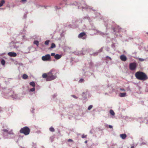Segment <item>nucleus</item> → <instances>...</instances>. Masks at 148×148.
<instances>
[{
  "mask_svg": "<svg viewBox=\"0 0 148 148\" xmlns=\"http://www.w3.org/2000/svg\"><path fill=\"white\" fill-rule=\"evenodd\" d=\"M79 1H80L81 3H78L77 2H75L73 4L77 6L78 9H81V8L82 9H92V8L89 6L85 4L84 1L82 0H79Z\"/></svg>",
  "mask_w": 148,
  "mask_h": 148,
  "instance_id": "f257e3e1",
  "label": "nucleus"
},
{
  "mask_svg": "<svg viewBox=\"0 0 148 148\" xmlns=\"http://www.w3.org/2000/svg\"><path fill=\"white\" fill-rule=\"evenodd\" d=\"M135 76L137 79L145 81L148 79L147 75L144 72L140 71L136 72Z\"/></svg>",
  "mask_w": 148,
  "mask_h": 148,
  "instance_id": "f03ea898",
  "label": "nucleus"
},
{
  "mask_svg": "<svg viewBox=\"0 0 148 148\" xmlns=\"http://www.w3.org/2000/svg\"><path fill=\"white\" fill-rule=\"evenodd\" d=\"M5 94L8 97H11L13 99H16L17 98V95L14 94V92L11 89H8L4 90Z\"/></svg>",
  "mask_w": 148,
  "mask_h": 148,
  "instance_id": "7ed1b4c3",
  "label": "nucleus"
},
{
  "mask_svg": "<svg viewBox=\"0 0 148 148\" xmlns=\"http://www.w3.org/2000/svg\"><path fill=\"white\" fill-rule=\"evenodd\" d=\"M2 131L4 132L3 133V135L4 136H7L6 134H7L11 135V136H10L7 135V137L6 138L10 139L13 138L15 137V136L12 130H11L9 132L7 130L3 129L2 130Z\"/></svg>",
  "mask_w": 148,
  "mask_h": 148,
  "instance_id": "20e7f679",
  "label": "nucleus"
},
{
  "mask_svg": "<svg viewBox=\"0 0 148 148\" xmlns=\"http://www.w3.org/2000/svg\"><path fill=\"white\" fill-rule=\"evenodd\" d=\"M29 128L27 126H25L21 129L20 131V133L24 134L25 135H28L30 133Z\"/></svg>",
  "mask_w": 148,
  "mask_h": 148,
  "instance_id": "39448f33",
  "label": "nucleus"
},
{
  "mask_svg": "<svg viewBox=\"0 0 148 148\" xmlns=\"http://www.w3.org/2000/svg\"><path fill=\"white\" fill-rule=\"evenodd\" d=\"M52 70H51L48 73V77L46 79L47 81H50L55 79L56 78V75H54L52 73Z\"/></svg>",
  "mask_w": 148,
  "mask_h": 148,
  "instance_id": "423d86ee",
  "label": "nucleus"
},
{
  "mask_svg": "<svg viewBox=\"0 0 148 148\" xmlns=\"http://www.w3.org/2000/svg\"><path fill=\"white\" fill-rule=\"evenodd\" d=\"M137 64L135 62L130 63L129 65L130 69L131 71H134L136 70Z\"/></svg>",
  "mask_w": 148,
  "mask_h": 148,
  "instance_id": "0eeeda50",
  "label": "nucleus"
},
{
  "mask_svg": "<svg viewBox=\"0 0 148 148\" xmlns=\"http://www.w3.org/2000/svg\"><path fill=\"white\" fill-rule=\"evenodd\" d=\"M51 59V56L49 54L46 55L42 57V59L44 61H49Z\"/></svg>",
  "mask_w": 148,
  "mask_h": 148,
  "instance_id": "6e6552de",
  "label": "nucleus"
},
{
  "mask_svg": "<svg viewBox=\"0 0 148 148\" xmlns=\"http://www.w3.org/2000/svg\"><path fill=\"white\" fill-rule=\"evenodd\" d=\"M112 29L114 32H120L121 31L123 32V31L124 30L123 29H121L118 26H115V28H112Z\"/></svg>",
  "mask_w": 148,
  "mask_h": 148,
  "instance_id": "1a4fd4ad",
  "label": "nucleus"
},
{
  "mask_svg": "<svg viewBox=\"0 0 148 148\" xmlns=\"http://www.w3.org/2000/svg\"><path fill=\"white\" fill-rule=\"evenodd\" d=\"M78 37L81 38L83 39H85L86 38V35L84 32H82L80 33L78 35Z\"/></svg>",
  "mask_w": 148,
  "mask_h": 148,
  "instance_id": "9d476101",
  "label": "nucleus"
},
{
  "mask_svg": "<svg viewBox=\"0 0 148 148\" xmlns=\"http://www.w3.org/2000/svg\"><path fill=\"white\" fill-rule=\"evenodd\" d=\"M10 47L11 49H17L19 47L18 46L14 43L13 42H11L10 43Z\"/></svg>",
  "mask_w": 148,
  "mask_h": 148,
  "instance_id": "9b49d317",
  "label": "nucleus"
},
{
  "mask_svg": "<svg viewBox=\"0 0 148 148\" xmlns=\"http://www.w3.org/2000/svg\"><path fill=\"white\" fill-rule=\"evenodd\" d=\"M97 32L98 33V34L101 35L103 36V37H106L108 36V33H104L103 32H101V31L96 30Z\"/></svg>",
  "mask_w": 148,
  "mask_h": 148,
  "instance_id": "f8f14e48",
  "label": "nucleus"
},
{
  "mask_svg": "<svg viewBox=\"0 0 148 148\" xmlns=\"http://www.w3.org/2000/svg\"><path fill=\"white\" fill-rule=\"evenodd\" d=\"M54 8H55V10L56 11V13L58 15H60V11L59 10H58L60 9H61V7H58L57 5H56L54 7Z\"/></svg>",
  "mask_w": 148,
  "mask_h": 148,
  "instance_id": "ddd939ff",
  "label": "nucleus"
},
{
  "mask_svg": "<svg viewBox=\"0 0 148 148\" xmlns=\"http://www.w3.org/2000/svg\"><path fill=\"white\" fill-rule=\"evenodd\" d=\"M89 94L88 91L87 90L86 92H83L82 93V96L84 99H86L87 98L86 95H89Z\"/></svg>",
  "mask_w": 148,
  "mask_h": 148,
  "instance_id": "4468645a",
  "label": "nucleus"
},
{
  "mask_svg": "<svg viewBox=\"0 0 148 148\" xmlns=\"http://www.w3.org/2000/svg\"><path fill=\"white\" fill-rule=\"evenodd\" d=\"M8 55L10 56L15 57L16 56L17 54L14 52H10L8 53Z\"/></svg>",
  "mask_w": 148,
  "mask_h": 148,
  "instance_id": "2eb2a0df",
  "label": "nucleus"
},
{
  "mask_svg": "<svg viewBox=\"0 0 148 148\" xmlns=\"http://www.w3.org/2000/svg\"><path fill=\"white\" fill-rule=\"evenodd\" d=\"M89 49H87L84 50L83 49L82 51H79L78 53V55H80L81 54L84 55L86 53L85 51H89Z\"/></svg>",
  "mask_w": 148,
  "mask_h": 148,
  "instance_id": "dca6fc26",
  "label": "nucleus"
},
{
  "mask_svg": "<svg viewBox=\"0 0 148 148\" xmlns=\"http://www.w3.org/2000/svg\"><path fill=\"white\" fill-rule=\"evenodd\" d=\"M120 59L123 61H125L127 60V58L126 56L124 55H122L120 56Z\"/></svg>",
  "mask_w": 148,
  "mask_h": 148,
  "instance_id": "f3484780",
  "label": "nucleus"
},
{
  "mask_svg": "<svg viewBox=\"0 0 148 148\" xmlns=\"http://www.w3.org/2000/svg\"><path fill=\"white\" fill-rule=\"evenodd\" d=\"M103 47L101 48L98 51V52L94 53L92 54H90V55H92L93 56H95L98 54L100 52L102 51Z\"/></svg>",
  "mask_w": 148,
  "mask_h": 148,
  "instance_id": "a211bd4d",
  "label": "nucleus"
},
{
  "mask_svg": "<svg viewBox=\"0 0 148 148\" xmlns=\"http://www.w3.org/2000/svg\"><path fill=\"white\" fill-rule=\"evenodd\" d=\"M126 92L120 93L119 94V96L121 97H124L126 96Z\"/></svg>",
  "mask_w": 148,
  "mask_h": 148,
  "instance_id": "6ab92c4d",
  "label": "nucleus"
},
{
  "mask_svg": "<svg viewBox=\"0 0 148 148\" xmlns=\"http://www.w3.org/2000/svg\"><path fill=\"white\" fill-rule=\"evenodd\" d=\"M61 56H62L61 55L57 54L55 56V58L57 60H58L60 59Z\"/></svg>",
  "mask_w": 148,
  "mask_h": 148,
  "instance_id": "aec40b11",
  "label": "nucleus"
},
{
  "mask_svg": "<svg viewBox=\"0 0 148 148\" xmlns=\"http://www.w3.org/2000/svg\"><path fill=\"white\" fill-rule=\"evenodd\" d=\"M120 136L122 139H124L126 137L127 135L126 134H121L120 135Z\"/></svg>",
  "mask_w": 148,
  "mask_h": 148,
  "instance_id": "412c9836",
  "label": "nucleus"
},
{
  "mask_svg": "<svg viewBox=\"0 0 148 148\" xmlns=\"http://www.w3.org/2000/svg\"><path fill=\"white\" fill-rule=\"evenodd\" d=\"M48 77V73L47 74L45 73L42 74V77L44 78H47Z\"/></svg>",
  "mask_w": 148,
  "mask_h": 148,
  "instance_id": "4be33fe9",
  "label": "nucleus"
},
{
  "mask_svg": "<svg viewBox=\"0 0 148 148\" xmlns=\"http://www.w3.org/2000/svg\"><path fill=\"white\" fill-rule=\"evenodd\" d=\"M31 47H28L27 48L28 51L27 52H23V53H30V51L31 49Z\"/></svg>",
  "mask_w": 148,
  "mask_h": 148,
  "instance_id": "5701e85b",
  "label": "nucleus"
},
{
  "mask_svg": "<svg viewBox=\"0 0 148 148\" xmlns=\"http://www.w3.org/2000/svg\"><path fill=\"white\" fill-rule=\"evenodd\" d=\"M29 84L31 86H32L33 87H35V82H30L29 83Z\"/></svg>",
  "mask_w": 148,
  "mask_h": 148,
  "instance_id": "b1692460",
  "label": "nucleus"
},
{
  "mask_svg": "<svg viewBox=\"0 0 148 148\" xmlns=\"http://www.w3.org/2000/svg\"><path fill=\"white\" fill-rule=\"evenodd\" d=\"M28 76L26 74H23L22 76V78L23 79H25L28 78Z\"/></svg>",
  "mask_w": 148,
  "mask_h": 148,
  "instance_id": "393cba45",
  "label": "nucleus"
},
{
  "mask_svg": "<svg viewBox=\"0 0 148 148\" xmlns=\"http://www.w3.org/2000/svg\"><path fill=\"white\" fill-rule=\"evenodd\" d=\"M110 114L112 116H114L115 115V113L113 110H110Z\"/></svg>",
  "mask_w": 148,
  "mask_h": 148,
  "instance_id": "a878e982",
  "label": "nucleus"
},
{
  "mask_svg": "<svg viewBox=\"0 0 148 148\" xmlns=\"http://www.w3.org/2000/svg\"><path fill=\"white\" fill-rule=\"evenodd\" d=\"M148 145V144H147V141H145L144 142H142L141 143H140V146H141L142 145Z\"/></svg>",
  "mask_w": 148,
  "mask_h": 148,
  "instance_id": "bb28decb",
  "label": "nucleus"
},
{
  "mask_svg": "<svg viewBox=\"0 0 148 148\" xmlns=\"http://www.w3.org/2000/svg\"><path fill=\"white\" fill-rule=\"evenodd\" d=\"M34 43L37 46H38L39 45V42L38 40H35L34 42Z\"/></svg>",
  "mask_w": 148,
  "mask_h": 148,
  "instance_id": "cd10ccee",
  "label": "nucleus"
},
{
  "mask_svg": "<svg viewBox=\"0 0 148 148\" xmlns=\"http://www.w3.org/2000/svg\"><path fill=\"white\" fill-rule=\"evenodd\" d=\"M35 87H33V88H30L29 90V92H33L35 91Z\"/></svg>",
  "mask_w": 148,
  "mask_h": 148,
  "instance_id": "c85d7f7f",
  "label": "nucleus"
},
{
  "mask_svg": "<svg viewBox=\"0 0 148 148\" xmlns=\"http://www.w3.org/2000/svg\"><path fill=\"white\" fill-rule=\"evenodd\" d=\"M5 3V1L4 0H2L0 3V7H1Z\"/></svg>",
  "mask_w": 148,
  "mask_h": 148,
  "instance_id": "c756f323",
  "label": "nucleus"
},
{
  "mask_svg": "<svg viewBox=\"0 0 148 148\" xmlns=\"http://www.w3.org/2000/svg\"><path fill=\"white\" fill-rule=\"evenodd\" d=\"M56 47V45L54 43H52L51 45V46L50 48L51 49H53Z\"/></svg>",
  "mask_w": 148,
  "mask_h": 148,
  "instance_id": "7c9ffc66",
  "label": "nucleus"
},
{
  "mask_svg": "<svg viewBox=\"0 0 148 148\" xmlns=\"http://www.w3.org/2000/svg\"><path fill=\"white\" fill-rule=\"evenodd\" d=\"M82 20L81 19H77L76 21V22L77 23H82Z\"/></svg>",
  "mask_w": 148,
  "mask_h": 148,
  "instance_id": "2f4dec72",
  "label": "nucleus"
},
{
  "mask_svg": "<svg viewBox=\"0 0 148 148\" xmlns=\"http://www.w3.org/2000/svg\"><path fill=\"white\" fill-rule=\"evenodd\" d=\"M87 19L89 21L90 18L88 16H85L83 18V19L84 20L85 19Z\"/></svg>",
  "mask_w": 148,
  "mask_h": 148,
  "instance_id": "473e14b6",
  "label": "nucleus"
},
{
  "mask_svg": "<svg viewBox=\"0 0 148 148\" xmlns=\"http://www.w3.org/2000/svg\"><path fill=\"white\" fill-rule=\"evenodd\" d=\"M49 130L51 132H54L55 131L54 128L53 127H51L49 128Z\"/></svg>",
  "mask_w": 148,
  "mask_h": 148,
  "instance_id": "72a5a7b5",
  "label": "nucleus"
},
{
  "mask_svg": "<svg viewBox=\"0 0 148 148\" xmlns=\"http://www.w3.org/2000/svg\"><path fill=\"white\" fill-rule=\"evenodd\" d=\"M1 62L2 65H4L5 64V62L4 60L2 59L1 61Z\"/></svg>",
  "mask_w": 148,
  "mask_h": 148,
  "instance_id": "f704fd0d",
  "label": "nucleus"
},
{
  "mask_svg": "<svg viewBox=\"0 0 148 148\" xmlns=\"http://www.w3.org/2000/svg\"><path fill=\"white\" fill-rule=\"evenodd\" d=\"M93 106L92 105H90L88 108V110H90L92 108Z\"/></svg>",
  "mask_w": 148,
  "mask_h": 148,
  "instance_id": "c9c22d12",
  "label": "nucleus"
},
{
  "mask_svg": "<svg viewBox=\"0 0 148 148\" xmlns=\"http://www.w3.org/2000/svg\"><path fill=\"white\" fill-rule=\"evenodd\" d=\"M49 40H47L45 42V44L46 45H48L49 42Z\"/></svg>",
  "mask_w": 148,
  "mask_h": 148,
  "instance_id": "e433bc0d",
  "label": "nucleus"
},
{
  "mask_svg": "<svg viewBox=\"0 0 148 148\" xmlns=\"http://www.w3.org/2000/svg\"><path fill=\"white\" fill-rule=\"evenodd\" d=\"M21 37L22 38L23 40H27L24 35H22L21 36Z\"/></svg>",
  "mask_w": 148,
  "mask_h": 148,
  "instance_id": "4c0bfd02",
  "label": "nucleus"
},
{
  "mask_svg": "<svg viewBox=\"0 0 148 148\" xmlns=\"http://www.w3.org/2000/svg\"><path fill=\"white\" fill-rule=\"evenodd\" d=\"M138 59V60H139V61H141V62L145 60L144 59H143L142 58H139Z\"/></svg>",
  "mask_w": 148,
  "mask_h": 148,
  "instance_id": "58836bf2",
  "label": "nucleus"
},
{
  "mask_svg": "<svg viewBox=\"0 0 148 148\" xmlns=\"http://www.w3.org/2000/svg\"><path fill=\"white\" fill-rule=\"evenodd\" d=\"M91 29L93 30H96V27L94 26L93 25H92V28Z\"/></svg>",
  "mask_w": 148,
  "mask_h": 148,
  "instance_id": "ea45409f",
  "label": "nucleus"
},
{
  "mask_svg": "<svg viewBox=\"0 0 148 148\" xmlns=\"http://www.w3.org/2000/svg\"><path fill=\"white\" fill-rule=\"evenodd\" d=\"M35 110V109L34 108H32L31 110V111L32 113H34V111Z\"/></svg>",
  "mask_w": 148,
  "mask_h": 148,
  "instance_id": "a19ab883",
  "label": "nucleus"
},
{
  "mask_svg": "<svg viewBox=\"0 0 148 148\" xmlns=\"http://www.w3.org/2000/svg\"><path fill=\"white\" fill-rule=\"evenodd\" d=\"M84 81V79H80L79 80V82H83Z\"/></svg>",
  "mask_w": 148,
  "mask_h": 148,
  "instance_id": "79ce46f5",
  "label": "nucleus"
},
{
  "mask_svg": "<svg viewBox=\"0 0 148 148\" xmlns=\"http://www.w3.org/2000/svg\"><path fill=\"white\" fill-rule=\"evenodd\" d=\"M106 50L107 51H109V48L108 47H106L105 48Z\"/></svg>",
  "mask_w": 148,
  "mask_h": 148,
  "instance_id": "37998d69",
  "label": "nucleus"
},
{
  "mask_svg": "<svg viewBox=\"0 0 148 148\" xmlns=\"http://www.w3.org/2000/svg\"><path fill=\"white\" fill-rule=\"evenodd\" d=\"M27 14H25V13L24 14V16H23V18H24L25 19L27 17Z\"/></svg>",
  "mask_w": 148,
  "mask_h": 148,
  "instance_id": "c03bdc74",
  "label": "nucleus"
},
{
  "mask_svg": "<svg viewBox=\"0 0 148 148\" xmlns=\"http://www.w3.org/2000/svg\"><path fill=\"white\" fill-rule=\"evenodd\" d=\"M86 136L87 135H85V136L84 135H83L82 136V138H85L86 137Z\"/></svg>",
  "mask_w": 148,
  "mask_h": 148,
  "instance_id": "a18cd8bd",
  "label": "nucleus"
},
{
  "mask_svg": "<svg viewBox=\"0 0 148 148\" xmlns=\"http://www.w3.org/2000/svg\"><path fill=\"white\" fill-rule=\"evenodd\" d=\"M71 96L72 97H73L75 99H77V97H76L75 95H72Z\"/></svg>",
  "mask_w": 148,
  "mask_h": 148,
  "instance_id": "49530a36",
  "label": "nucleus"
},
{
  "mask_svg": "<svg viewBox=\"0 0 148 148\" xmlns=\"http://www.w3.org/2000/svg\"><path fill=\"white\" fill-rule=\"evenodd\" d=\"M120 90L122 91H125V89L123 88H120Z\"/></svg>",
  "mask_w": 148,
  "mask_h": 148,
  "instance_id": "de8ad7c7",
  "label": "nucleus"
},
{
  "mask_svg": "<svg viewBox=\"0 0 148 148\" xmlns=\"http://www.w3.org/2000/svg\"><path fill=\"white\" fill-rule=\"evenodd\" d=\"M53 136H52V137H51L50 138V139H51V141L52 142L53 141Z\"/></svg>",
  "mask_w": 148,
  "mask_h": 148,
  "instance_id": "09e8293b",
  "label": "nucleus"
},
{
  "mask_svg": "<svg viewBox=\"0 0 148 148\" xmlns=\"http://www.w3.org/2000/svg\"><path fill=\"white\" fill-rule=\"evenodd\" d=\"M55 53H52L51 54V55L52 56H55Z\"/></svg>",
  "mask_w": 148,
  "mask_h": 148,
  "instance_id": "8fccbe9b",
  "label": "nucleus"
},
{
  "mask_svg": "<svg viewBox=\"0 0 148 148\" xmlns=\"http://www.w3.org/2000/svg\"><path fill=\"white\" fill-rule=\"evenodd\" d=\"M68 141L69 142H73V140L71 139H69L68 140Z\"/></svg>",
  "mask_w": 148,
  "mask_h": 148,
  "instance_id": "3c124183",
  "label": "nucleus"
},
{
  "mask_svg": "<svg viewBox=\"0 0 148 148\" xmlns=\"http://www.w3.org/2000/svg\"><path fill=\"white\" fill-rule=\"evenodd\" d=\"M106 58H108L110 60H111V58L110 57H109V56H106Z\"/></svg>",
  "mask_w": 148,
  "mask_h": 148,
  "instance_id": "603ef678",
  "label": "nucleus"
},
{
  "mask_svg": "<svg viewBox=\"0 0 148 148\" xmlns=\"http://www.w3.org/2000/svg\"><path fill=\"white\" fill-rule=\"evenodd\" d=\"M62 4H63V3H62L60 2V3H59L58 5L61 6V5H62Z\"/></svg>",
  "mask_w": 148,
  "mask_h": 148,
  "instance_id": "864d4df0",
  "label": "nucleus"
},
{
  "mask_svg": "<svg viewBox=\"0 0 148 148\" xmlns=\"http://www.w3.org/2000/svg\"><path fill=\"white\" fill-rule=\"evenodd\" d=\"M62 4H63V3H62L60 2V3H59L58 5L61 6V5H62Z\"/></svg>",
  "mask_w": 148,
  "mask_h": 148,
  "instance_id": "5fc2aeb1",
  "label": "nucleus"
},
{
  "mask_svg": "<svg viewBox=\"0 0 148 148\" xmlns=\"http://www.w3.org/2000/svg\"><path fill=\"white\" fill-rule=\"evenodd\" d=\"M109 127L110 128H112V126L111 125H109Z\"/></svg>",
  "mask_w": 148,
  "mask_h": 148,
  "instance_id": "6e6d98bb",
  "label": "nucleus"
},
{
  "mask_svg": "<svg viewBox=\"0 0 148 148\" xmlns=\"http://www.w3.org/2000/svg\"><path fill=\"white\" fill-rule=\"evenodd\" d=\"M56 96V94H55L53 96V98H54Z\"/></svg>",
  "mask_w": 148,
  "mask_h": 148,
  "instance_id": "4d7b16f0",
  "label": "nucleus"
},
{
  "mask_svg": "<svg viewBox=\"0 0 148 148\" xmlns=\"http://www.w3.org/2000/svg\"><path fill=\"white\" fill-rule=\"evenodd\" d=\"M112 47H113H113H114V44H112Z\"/></svg>",
  "mask_w": 148,
  "mask_h": 148,
  "instance_id": "13d9d810",
  "label": "nucleus"
},
{
  "mask_svg": "<svg viewBox=\"0 0 148 148\" xmlns=\"http://www.w3.org/2000/svg\"><path fill=\"white\" fill-rule=\"evenodd\" d=\"M90 132L91 134H92V131L91 130Z\"/></svg>",
  "mask_w": 148,
  "mask_h": 148,
  "instance_id": "bf43d9fd",
  "label": "nucleus"
},
{
  "mask_svg": "<svg viewBox=\"0 0 148 148\" xmlns=\"http://www.w3.org/2000/svg\"><path fill=\"white\" fill-rule=\"evenodd\" d=\"M23 2L26 1L27 0H21Z\"/></svg>",
  "mask_w": 148,
  "mask_h": 148,
  "instance_id": "052dcab7",
  "label": "nucleus"
},
{
  "mask_svg": "<svg viewBox=\"0 0 148 148\" xmlns=\"http://www.w3.org/2000/svg\"><path fill=\"white\" fill-rule=\"evenodd\" d=\"M87 143V140H86V141H85V143Z\"/></svg>",
  "mask_w": 148,
  "mask_h": 148,
  "instance_id": "680f3d73",
  "label": "nucleus"
},
{
  "mask_svg": "<svg viewBox=\"0 0 148 148\" xmlns=\"http://www.w3.org/2000/svg\"><path fill=\"white\" fill-rule=\"evenodd\" d=\"M67 0H63V1H67Z\"/></svg>",
  "mask_w": 148,
  "mask_h": 148,
  "instance_id": "e2e57ef3",
  "label": "nucleus"
},
{
  "mask_svg": "<svg viewBox=\"0 0 148 148\" xmlns=\"http://www.w3.org/2000/svg\"><path fill=\"white\" fill-rule=\"evenodd\" d=\"M105 26H106L107 28H108V27L107 26V25H106V24L105 25Z\"/></svg>",
  "mask_w": 148,
  "mask_h": 148,
  "instance_id": "0e129e2a",
  "label": "nucleus"
},
{
  "mask_svg": "<svg viewBox=\"0 0 148 148\" xmlns=\"http://www.w3.org/2000/svg\"><path fill=\"white\" fill-rule=\"evenodd\" d=\"M131 148H134V147H131Z\"/></svg>",
  "mask_w": 148,
  "mask_h": 148,
  "instance_id": "69168bd1",
  "label": "nucleus"
},
{
  "mask_svg": "<svg viewBox=\"0 0 148 148\" xmlns=\"http://www.w3.org/2000/svg\"><path fill=\"white\" fill-rule=\"evenodd\" d=\"M114 145H116V144H115Z\"/></svg>",
  "mask_w": 148,
  "mask_h": 148,
  "instance_id": "338daca9",
  "label": "nucleus"
},
{
  "mask_svg": "<svg viewBox=\"0 0 148 148\" xmlns=\"http://www.w3.org/2000/svg\"><path fill=\"white\" fill-rule=\"evenodd\" d=\"M146 33L147 34H148V32H147Z\"/></svg>",
  "mask_w": 148,
  "mask_h": 148,
  "instance_id": "774afa93",
  "label": "nucleus"
}]
</instances>
